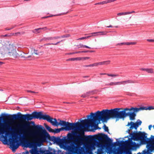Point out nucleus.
<instances>
[{"label": "nucleus", "mask_w": 154, "mask_h": 154, "mask_svg": "<svg viewBox=\"0 0 154 154\" xmlns=\"http://www.w3.org/2000/svg\"><path fill=\"white\" fill-rule=\"evenodd\" d=\"M30 124H31L30 123H28L27 124H26L25 125V128H28V127H29L30 126Z\"/></svg>", "instance_id": "nucleus-60"}, {"label": "nucleus", "mask_w": 154, "mask_h": 154, "mask_svg": "<svg viewBox=\"0 0 154 154\" xmlns=\"http://www.w3.org/2000/svg\"><path fill=\"white\" fill-rule=\"evenodd\" d=\"M89 51H81V53H85L88 52Z\"/></svg>", "instance_id": "nucleus-62"}, {"label": "nucleus", "mask_w": 154, "mask_h": 154, "mask_svg": "<svg viewBox=\"0 0 154 154\" xmlns=\"http://www.w3.org/2000/svg\"><path fill=\"white\" fill-rule=\"evenodd\" d=\"M130 124L133 125V126L134 128L136 130H137V128L139 127L138 125L136 122L134 123L133 122H130Z\"/></svg>", "instance_id": "nucleus-29"}, {"label": "nucleus", "mask_w": 154, "mask_h": 154, "mask_svg": "<svg viewBox=\"0 0 154 154\" xmlns=\"http://www.w3.org/2000/svg\"><path fill=\"white\" fill-rule=\"evenodd\" d=\"M101 136L102 137L105 139L107 140L106 143V145L107 146L109 147L110 146H112L113 144H115L116 146L117 145H116L117 142H116L113 143V140L109 137L107 134L102 133L101 134Z\"/></svg>", "instance_id": "nucleus-10"}, {"label": "nucleus", "mask_w": 154, "mask_h": 154, "mask_svg": "<svg viewBox=\"0 0 154 154\" xmlns=\"http://www.w3.org/2000/svg\"><path fill=\"white\" fill-rule=\"evenodd\" d=\"M75 136H78V137L76 139V140L77 141H78L79 140H82V138L80 136V134L78 133H76Z\"/></svg>", "instance_id": "nucleus-34"}, {"label": "nucleus", "mask_w": 154, "mask_h": 154, "mask_svg": "<svg viewBox=\"0 0 154 154\" xmlns=\"http://www.w3.org/2000/svg\"><path fill=\"white\" fill-rule=\"evenodd\" d=\"M140 111V109H139V108L135 107V108H134V110H133V112H138V111Z\"/></svg>", "instance_id": "nucleus-46"}, {"label": "nucleus", "mask_w": 154, "mask_h": 154, "mask_svg": "<svg viewBox=\"0 0 154 154\" xmlns=\"http://www.w3.org/2000/svg\"><path fill=\"white\" fill-rule=\"evenodd\" d=\"M136 123H137V124L138 125V126H139L141 125L142 122V121L138 119Z\"/></svg>", "instance_id": "nucleus-44"}, {"label": "nucleus", "mask_w": 154, "mask_h": 154, "mask_svg": "<svg viewBox=\"0 0 154 154\" xmlns=\"http://www.w3.org/2000/svg\"><path fill=\"white\" fill-rule=\"evenodd\" d=\"M19 146L17 145L16 143H13L11 145V147L12 148V151H14Z\"/></svg>", "instance_id": "nucleus-20"}, {"label": "nucleus", "mask_w": 154, "mask_h": 154, "mask_svg": "<svg viewBox=\"0 0 154 154\" xmlns=\"http://www.w3.org/2000/svg\"><path fill=\"white\" fill-rule=\"evenodd\" d=\"M88 139H89L91 140H93L94 139L93 136L92 135H88L87 136Z\"/></svg>", "instance_id": "nucleus-51"}, {"label": "nucleus", "mask_w": 154, "mask_h": 154, "mask_svg": "<svg viewBox=\"0 0 154 154\" xmlns=\"http://www.w3.org/2000/svg\"><path fill=\"white\" fill-rule=\"evenodd\" d=\"M137 82L133 80H132L128 79L126 80L119 82V85L122 84L124 85H125L127 84H131L136 83Z\"/></svg>", "instance_id": "nucleus-14"}, {"label": "nucleus", "mask_w": 154, "mask_h": 154, "mask_svg": "<svg viewBox=\"0 0 154 154\" xmlns=\"http://www.w3.org/2000/svg\"><path fill=\"white\" fill-rule=\"evenodd\" d=\"M98 65H100V62L95 63L93 64V66H97Z\"/></svg>", "instance_id": "nucleus-52"}, {"label": "nucleus", "mask_w": 154, "mask_h": 154, "mask_svg": "<svg viewBox=\"0 0 154 154\" xmlns=\"http://www.w3.org/2000/svg\"><path fill=\"white\" fill-rule=\"evenodd\" d=\"M103 113V110L98 111L95 113H91V118H92V119H93L92 126L94 125L95 127H98V124L100 123L101 121L104 122L108 120Z\"/></svg>", "instance_id": "nucleus-4"}, {"label": "nucleus", "mask_w": 154, "mask_h": 154, "mask_svg": "<svg viewBox=\"0 0 154 154\" xmlns=\"http://www.w3.org/2000/svg\"><path fill=\"white\" fill-rule=\"evenodd\" d=\"M57 122L56 126L60 125L63 126V130L66 131H69L70 130H80L84 127V126L81 124L79 122L76 123H70L66 122L64 120H61L58 119Z\"/></svg>", "instance_id": "nucleus-2"}, {"label": "nucleus", "mask_w": 154, "mask_h": 154, "mask_svg": "<svg viewBox=\"0 0 154 154\" xmlns=\"http://www.w3.org/2000/svg\"><path fill=\"white\" fill-rule=\"evenodd\" d=\"M87 119L85 120H82L80 121L83 124H85L88 123L90 125L92 126V122H93V119L91 118V113L90 115H88L87 116Z\"/></svg>", "instance_id": "nucleus-11"}, {"label": "nucleus", "mask_w": 154, "mask_h": 154, "mask_svg": "<svg viewBox=\"0 0 154 154\" xmlns=\"http://www.w3.org/2000/svg\"><path fill=\"white\" fill-rule=\"evenodd\" d=\"M100 75H107L108 76H110L112 77H116L118 76L119 75L118 74H110L109 73H100Z\"/></svg>", "instance_id": "nucleus-22"}, {"label": "nucleus", "mask_w": 154, "mask_h": 154, "mask_svg": "<svg viewBox=\"0 0 154 154\" xmlns=\"http://www.w3.org/2000/svg\"><path fill=\"white\" fill-rule=\"evenodd\" d=\"M39 150L40 152V154H43L44 152V149H42L41 148H40L39 149Z\"/></svg>", "instance_id": "nucleus-53"}, {"label": "nucleus", "mask_w": 154, "mask_h": 154, "mask_svg": "<svg viewBox=\"0 0 154 154\" xmlns=\"http://www.w3.org/2000/svg\"><path fill=\"white\" fill-rule=\"evenodd\" d=\"M49 151L48 154H56V151L54 149H53L50 147H49Z\"/></svg>", "instance_id": "nucleus-27"}, {"label": "nucleus", "mask_w": 154, "mask_h": 154, "mask_svg": "<svg viewBox=\"0 0 154 154\" xmlns=\"http://www.w3.org/2000/svg\"><path fill=\"white\" fill-rule=\"evenodd\" d=\"M121 109H122L121 108H118L116 121L119 120V119H124V109H123V110L120 111V110Z\"/></svg>", "instance_id": "nucleus-12"}, {"label": "nucleus", "mask_w": 154, "mask_h": 154, "mask_svg": "<svg viewBox=\"0 0 154 154\" xmlns=\"http://www.w3.org/2000/svg\"><path fill=\"white\" fill-rule=\"evenodd\" d=\"M57 139V137L52 136L51 137L50 140L54 142V143H56Z\"/></svg>", "instance_id": "nucleus-37"}, {"label": "nucleus", "mask_w": 154, "mask_h": 154, "mask_svg": "<svg viewBox=\"0 0 154 154\" xmlns=\"http://www.w3.org/2000/svg\"><path fill=\"white\" fill-rule=\"evenodd\" d=\"M31 124H32V129L33 130L35 131L36 132H38L41 131L44 132L48 136L50 137L49 134L47 132L46 130H45L44 127L42 125H35L34 122H31Z\"/></svg>", "instance_id": "nucleus-7"}, {"label": "nucleus", "mask_w": 154, "mask_h": 154, "mask_svg": "<svg viewBox=\"0 0 154 154\" xmlns=\"http://www.w3.org/2000/svg\"><path fill=\"white\" fill-rule=\"evenodd\" d=\"M42 112H37L35 111L33 112L31 114H27V121H31L33 119H41Z\"/></svg>", "instance_id": "nucleus-6"}, {"label": "nucleus", "mask_w": 154, "mask_h": 154, "mask_svg": "<svg viewBox=\"0 0 154 154\" xmlns=\"http://www.w3.org/2000/svg\"><path fill=\"white\" fill-rule=\"evenodd\" d=\"M44 125L45 126L46 129L49 132L53 133L54 131V130L51 128L50 127L47 125L46 124H44Z\"/></svg>", "instance_id": "nucleus-23"}, {"label": "nucleus", "mask_w": 154, "mask_h": 154, "mask_svg": "<svg viewBox=\"0 0 154 154\" xmlns=\"http://www.w3.org/2000/svg\"><path fill=\"white\" fill-rule=\"evenodd\" d=\"M53 40L57 39L60 38V36L53 37Z\"/></svg>", "instance_id": "nucleus-54"}, {"label": "nucleus", "mask_w": 154, "mask_h": 154, "mask_svg": "<svg viewBox=\"0 0 154 154\" xmlns=\"http://www.w3.org/2000/svg\"><path fill=\"white\" fill-rule=\"evenodd\" d=\"M75 60H82V57H78L75 58Z\"/></svg>", "instance_id": "nucleus-57"}, {"label": "nucleus", "mask_w": 154, "mask_h": 154, "mask_svg": "<svg viewBox=\"0 0 154 154\" xmlns=\"http://www.w3.org/2000/svg\"><path fill=\"white\" fill-rule=\"evenodd\" d=\"M111 61L108 60L100 62V65H107L110 64Z\"/></svg>", "instance_id": "nucleus-26"}, {"label": "nucleus", "mask_w": 154, "mask_h": 154, "mask_svg": "<svg viewBox=\"0 0 154 154\" xmlns=\"http://www.w3.org/2000/svg\"><path fill=\"white\" fill-rule=\"evenodd\" d=\"M119 85V82H111L107 84H106L105 85L106 86H113L116 85Z\"/></svg>", "instance_id": "nucleus-25"}, {"label": "nucleus", "mask_w": 154, "mask_h": 154, "mask_svg": "<svg viewBox=\"0 0 154 154\" xmlns=\"http://www.w3.org/2000/svg\"><path fill=\"white\" fill-rule=\"evenodd\" d=\"M78 53H81V51H75L73 52L72 53H70V54H78Z\"/></svg>", "instance_id": "nucleus-55"}, {"label": "nucleus", "mask_w": 154, "mask_h": 154, "mask_svg": "<svg viewBox=\"0 0 154 154\" xmlns=\"http://www.w3.org/2000/svg\"><path fill=\"white\" fill-rule=\"evenodd\" d=\"M41 119L47 120L54 126H56L57 123V120L56 118L53 119L48 115H44L42 113L41 116Z\"/></svg>", "instance_id": "nucleus-9"}, {"label": "nucleus", "mask_w": 154, "mask_h": 154, "mask_svg": "<svg viewBox=\"0 0 154 154\" xmlns=\"http://www.w3.org/2000/svg\"><path fill=\"white\" fill-rule=\"evenodd\" d=\"M29 152L31 154H40L39 149H38L35 150L31 149L29 150Z\"/></svg>", "instance_id": "nucleus-19"}, {"label": "nucleus", "mask_w": 154, "mask_h": 154, "mask_svg": "<svg viewBox=\"0 0 154 154\" xmlns=\"http://www.w3.org/2000/svg\"><path fill=\"white\" fill-rule=\"evenodd\" d=\"M63 41V40H62L60 41H59L55 43H47L44 45H57L58 44L60 43L61 42H62Z\"/></svg>", "instance_id": "nucleus-32"}, {"label": "nucleus", "mask_w": 154, "mask_h": 154, "mask_svg": "<svg viewBox=\"0 0 154 154\" xmlns=\"http://www.w3.org/2000/svg\"><path fill=\"white\" fill-rule=\"evenodd\" d=\"M51 40H53V37H44L42 39V40H44L45 41H47Z\"/></svg>", "instance_id": "nucleus-31"}, {"label": "nucleus", "mask_w": 154, "mask_h": 154, "mask_svg": "<svg viewBox=\"0 0 154 154\" xmlns=\"http://www.w3.org/2000/svg\"><path fill=\"white\" fill-rule=\"evenodd\" d=\"M147 41L149 42H154V39H147Z\"/></svg>", "instance_id": "nucleus-59"}, {"label": "nucleus", "mask_w": 154, "mask_h": 154, "mask_svg": "<svg viewBox=\"0 0 154 154\" xmlns=\"http://www.w3.org/2000/svg\"><path fill=\"white\" fill-rule=\"evenodd\" d=\"M127 12H121V13H118L117 14V15L118 16H121L122 15H127Z\"/></svg>", "instance_id": "nucleus-39"}, {"label": "nucleus", "mask_w": 154, "mask_h": 154, "mask_svg": "<svg viewBox=\"0 0 154 154\" xmlns=\"http://www.w3.org/2000/svg\"><path fill=\"white\" fill-rule=\"evenodd\" d=\"M140 70L146 71L149 73H152L153 72V70L152 68H141L140 69Z\"/></svg>", "instance_id": "nucleus-18"}, {"label": "nucleus", "mask_w": 154, "mask_h": 154, "mask_svg": "<svg viewBox=\"0 0 154 154\" xmlns=\"http://www.w3.org/2000/svg\"><path fill=\"white\" fill-rule=\"evenodd\" d=\"M136 113L134 112H131L129 116L130 119L131 120H133L134 119L135 117L136 116Z\"/></svg>", "instance_id": "nucleus-21"}, {"label": "nucleus", "mask_w": 154, "mask_h": 154, "mask_svg": "<svg viewBox=\"0 0 154 154\" xmlns=\"http://www.w3.org/2000/svg\"><path fill=\"white\" fill-rule=\"evenodd\" d=\"M127 12V14H131L132 13H135V11H132L131 12Z\"/></svg>", "instance_id": "nucleus-61"}, {"label": "nucleus", "mask_w": 154, "mask_h": 154, "mask_svg": "<svg viewBox=\"0 0 154 154\" xmlns=\"http://www.w3.org/2000/svg\"><path fill=\"white\" fill-rule=\"evenodd\" d=\"M92 92V91H90L87 92L86 93L84 94H82L81 96V97L83 98H85L86 97H87L89 96L90 95V94Z\"/></svg>", "instance_id": "nucleus-28"}, {"label": "nucleus", "mask_w": 154, "mask_h": 154, "mask_svg": "<svg viewBox=\"0 0 154 154\" xmlns=\"http://www.w3.org/2000/svg\"><path fill=\"white\" fill-rule=\"evenodd\" d=\"M103 128L104 129L105 131L109 133L108 127H107L105 124H104L103 126Z\"/></svg>", "instance_id": "nucleus-38"}, {"label": "nucleus", "mask_w": 154, "mask_h": 154, "mask_svg": "<svg viewBox=\"0 0 154 154\" xmlns=\"http://www.w3.org/2000/svg\"><path fill=\"white\" fill-rule=\"evenodd\" d=\"M40 30H41V28H38L37 29H34L33 30V32H37V33H39L40 32V31H39Z\"/></svg>", "instance_id": "nucleus-45"}, {"label": "nucleus", "mask_w": 154, "mask_h": 154, "mask_svg": "<svg viewBox=\"0 0 154 154\" xmlns=\"http://www.w3.org/2000/svg\"><path fill=\"white\" fill-rule=\"evenodd\" d=\"M74 143V142L73 141H68L65 142V144L67 146H71Z\"/></svg>", "instance_id": "nucleus-35"}, {"label": "nucleus", "mask_w": 154, "mask_h": 154, "mask_svg": "<svg viewBox=\"0 0 154 154\" xmlns=\"http://www.w3.org/2000/svg\"><path fill=\"white\" fill-rule=\"evenodd\" d=\"M5 117H7L10 121H13L15 120H19L21 121H27V114L22 115L20 112H18L17 114H14L12 115L7 113H2L0 115V122L3 121L5 122H8V120H4Z\"/></svg>", "instance_id": "nucleus-3"}, {"label": "nucleus", "mask_w": 154, "mask_h": 154, "mask_svg": "<svg viewBox=\"0 0 154 154\" xmlns=\"http://www.w3.org/2000/svg\"><path fill=\"white\" fill-rule=\"evenodd\" d=\"M146 147L147 148L148 150H146V149H145L143 150V151L142 154H149V153L152 151V150L150 151H149V149H150L151 146L150 145H147Z\"/></svg>", "instance_id": "nucleus-16"}, {"label": "nucleus", "mask_w": 154, "mask_h": 154, "mask_svg": "<svg viewBox=\"0 0 154 154\" xmlns=\"http://www.w3.org/2000/svg\"><path fill=\"white\" fill-rule=\"evenodd\" d=\"M126 132L129 134V136L131 137V138H129L128 140L125 141L123 140L117 141V142L119 144L123 143L124 145L129 146H130L132 145L133 146L132 147L131 150L136 149L139 145V144L136 143L135 142H133L132 141V139L136 141L140 140V143L142 144H146L147 142L150 140L149 139L147 138L146 135V134L144 132L139 131L138 132L136 131L130 133V130L129 129H128Z\"/></svg>", "instance_id": "nucleus-1"}, {"label": "nucleus", "mask_w": 154, "mask_h": 154, "mask_svg": "<svg viewBox=\"0 0 154 154\" xmlns=\"http://www.w3.org/2000/svg\"><path fill=\"white\" fill-rule=\"evenodd\" d=\"M2 128L0 129V134H3L4 133L7 134L8 131H12L14 129L12 127L8 124L5 123L4 124L1 123L0 124Z\"/></svg>", "instance_id": "nucleus-8"}, {"label": "nucleus", "mask_w": 154, "mask_h": 154, "mask_svg": "<svg viewBox=\"0 0 154 154\" xmlns=\"http://www.w3.org/2000/svg\"><path fill=\"white\" fill-rule=\"evenodd\" d=\"M67 137L69 140H72L73 138V135L71 133H69L67 135Z\"/></svg>", "instance_id": "nucleus-33"}, {"label": "nucleus", "mask_w": 154, "mask_h": 154, "mask_svg": "<svg viewBox=\"0 0 154 154\" xmlns=\"http://www.w3.org/2000/svg\"><path fill=\"white\" fill-rule=\"evenodd\" d=\"M147 110H150L154 109V107L153 106H149L146 108Z\"/></svg>", "instance_id": "nucleus-48"}, {"label": "nucleus", "mask_w": 154, "mask_h": 154, "mask_svg": "<svg viewBox=\"0 0 154 154\" xmlns=\"http://www.w3.org/2000/svg\"><path fill=\"white\" fill-rule=\"evenodd\" d=\"M90 37H91V36H85V37L80 38H78L77 39V40H81L84 39H85L86 38H89Z\"/></svg>", "instance_id": "nucleus-42"}, {"label": "nucleus", "mask_w": 154, "mask_h": 154, "mask_svg": "<svg viewBox=\"0 0 154 154\" xmlns=\"http://www.w3.org/2000/svg\"><path fill=\"white\" fill-rule=\"evenodd\" d=\"M41 28V30H42L43 31H46L48 29L50 30V29H48L47 27H45L42 28Z\"/></svg>", "instance_id": "nucleus-47"}, {"label": "nucleus", "mask_w": 154, "mask_h": 154, "mask_svg": "<svg viewBox=\"0 0 154 154\" xmlns=\"http://www.w3.org/2000/svg\"><path fill=\"white\" fill-rule=\"evenodd\" d=\"M33 51H34V53L36 55H38V53L37 50H36L35 49H33Z\"/></svg>", "instance_id": "nucleus-58"}, {"label": "nucleus", "mask_w": 154, "mask_h": 154, "mask_svg": "<svg viewBox=\"0 0 154 154\" xmlns=\"http://www.w3.org/2000/svg\"><path fill=\"white\" fill-rule=\"evenodd\" d=\"M103 4H107L109 3V0L107 1H103Z\"/></svg>", "instance_id": "nucleus-63"}, {"label": "nucleus", "mask_w": 154, "mask_h": 154, "mask_svg": "<svg viewBox=\"0 0 154 154\" xmlns=\"http://www.w3.org/2000/svg\"><path fill=\"white\" fill-rule=\"evenodd\" d=\"M90 34L91 35V36H95L99 35V34L98 33V32L91 33H90Z\"/></svg>", "instance_id": "nucleus-40"}, {"label": "nucleus", "mask_w": 154, "mask_h": 154, "mask_svg": "<svg viewBox=\"0 0 154 154\" xmlns=\"http://www.w3.org/2000/svg\"><path fill=\"white\" fill-rule=\"evenodd\" d=\"M49 147H48V150H44V154H48V152H49Z\"/></svg>", "instance_id": "nucleus-49"}, {"label": "nucleus", "mask_w": 154, "mask_h": 154, "mask_svg": "<svg viewBox=\"0 0 154 154\" xmlns=\"http://www.w3.org/2000/svg\"><path fill=\"white\" fill-rule=\"evenodd\" d=\"M68 60H75V58H72L69 59Z\"/></svg>", "instance_id": "nucleus-64"}, {"label": "nucleus", "mask_w": 154, "mask_h": 154, "mask_svg": "<svg viewBox=\"0 0 154 154\" xmlns=\"http://www.w3.org/2000/svg\"><path fill=\"white\" fill-rule=\"evenodd\" d=\"M118 108L110 109H105L102 110L108 120L110 119H117Z\"/></svg>", "instance_id": "nucleus-5"}, {"label": "nucleus", "mask_w": 154, "mask_h": 154, "mask_svg": "<svg viewBox=\"0 0 154 154\" xmlns=\"http://www.w3.org/2000/svg\"><path fill=\"white\" fill-rule=\"evenodd\" d=\"M148 138L150 140L149 141L147 142V143H147V142H149L150 140H151L152 142L154 143V136H153L152 135H151V137L150 138Z\"/></svg>", "instance_id": "nucleus-41"}, {"label": "nucleus", "mask_w": 154, "mask_h": 154, "mask_svg": "<svg viewBox=\"0 0 154 154\" xmlns=\"http://www.w3.org/2000/svg\"><path fill=\"white\" fill-rule=\"evenodd\" d=\"M118 154H132L131 150L127 149L124 151H120L118 152Z\"/></svg>", "instance_id": "nucleus-15"}, {"label": "nucleus", "mask_w": 154, "mask_h": 154, "mask_svg": "<svg viewBox=\"0 0 154 154\" xmlns=\"http://www.w3.org/2000/svg\"><path fill=\"white\" fill-rule=\"evenodd\" d=\"M26 143L27 144L29 145H31L32 144V143H31L30 141L29 140H27Z\"/></svg>", "instance_id": "nucleus-56"}, {"label": "nucleus", "mask_w": 154, "mask_h": 154, "mask_svg": "<svg viewBox=\"0 0 154 154\" xmlns=\"http://www.w3.org/2000/svg\"><path fill=\"white\" fill-rule=\"evenodd\" d=\"M107 31H100L98 32L99 35H106L108 32Z\"/></svg>", "instance_id": "nucleus-36"}, {"label": "nucleus", "mask_w": 154, "mask_h": 154, "mask_svg": "<svg viewBox=\"0 0 154 154\" xmlns=\"http://www.w3.org/2000/svg\"><path fill=\"white\" fill-rule=\"evenodd\" d=\"M128 108H126L124 109V119L127 116H129L130 115L131 112H126V111H128Z\"/></svg>", "instance_id": "nucleus-17"}, {"label": "nucleus", "mask_w": 154, "mask_h": 154, "mask_svg": "<svg viewBox=\"0 0 154 154\" xmlns=\"http://www.w3.org/2000/svg\"><path fill=\"white\" fill-rule=\"evenodd\" d=\"M147 107H140L139 108L140 110H147L146 109Z\"/></svg>", "instance_id": "nucleus-50"}, {"label": "nucleus", "mask_w": 154, "mask_h": 154, "mask_svg": "<svg viewBox=\"0 0 154 154\" xmlns=\"http://www.w3.org/2000/svg\"><path fill=\"white\" fill-rule=\"evenodd\" d=\"M63 130V128H55L54 130L53 133L54 134L59 133L61 131Z\"/></svg>", "instance_id": "nucleus-30"}, {"label": "nucleus", "mask_w": 154, "mask_h": 154, "mask_svg": "<svg viewBox=\"0 0 154 154\" xmlns=\"http://www.w3.org/2000/svg\"><path fill=\"white\" fill-rule=\"evenodd\" d=\"M8 54L10 57L15 58H17L19 56L17 53L16 50L14 49H12L11 51L9 52Z\"/></svg>", "instance_id": "nucleus-13"}, {"label": "nucleus", "mask_w": 154, "mask_h": 154, "mask_svg": "<svg viewBox=\"0 0 154 154\" xmlns=\"http://www.w3.org/2000/svg\"><path fill=\"white\" fill-rule=\"evenodd\" d=\"M130 126V127L129 128V129H130V130L134 128L133 126V125H132V124H130V123L128 122V125H127V126Z\"/></svg>", "instance_id": "nucleus-43"}, {"label": "nucleus", "mask_w": 154, "mask_h": 154, "mask_svg": "<svg viewBox=\"0 0 154 154\" xmlns=\"http://www.w3.org/2000/svg\"><path fill=\"white\" fill-rule=\"evenodd\" d=\"M56 139V143L59 144H61L63 141V139L61 138L60 137H57V139Z\"/></svg>", "instance_id": "nucleus-24"}]
</instances>
